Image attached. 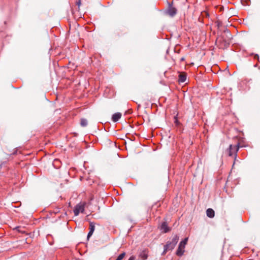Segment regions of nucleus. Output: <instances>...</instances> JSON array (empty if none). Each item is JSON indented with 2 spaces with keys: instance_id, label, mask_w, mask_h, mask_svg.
Listing matches in <instances>:
<instances>
[{
  "instance_id": "14",
  "label": "nucleus",
  "mask_w": 260,
  "mask_h": 260,
  "mask_svg": "<svg viewBox=\"0 0 260 260\" xmlns=\"http://www.w3.org/2000/svg\"><path fill=\"white\" fill-rule=\"evenodd\" d=\"M125 255V252H123V253H121L120 254H119L118 256V257L116 259V260H122L124 258Z\"/></svg>"
},
{
  "instance_id": "9",
  "label": "nucleus",
  "mask_w": 260,
  "mask_h": 260,
  "mask_svg": "<svg viewBox=\"0 0 260 260\" xmlns=\"http://www.w3.org/2000/svg\"><path fill=\"white\" fill-rule=\"evenodd\" d=\"M206 214L208 217L213 218L215 215V212L212 209L209 208L206 211Z\"/></svg>"
},
{
  "instance_id": "5",
  "label": "nucleus",
  "mask_w": 260,
  "mask_h": 260,
  "mask_svg": "<svg viewBox=\"0 0 260 260\" xmlns=\"http://www.w3.org/2000/svg\"><path fill=\"white\" fill-rule=\"evenodd\" d=\"M185 246L180 242L178 248L176 251V254L178 256H182L184 252Z\"/></svg>"
},
{
  "instance_id": "12",
  "label": "nucleus",
  "mask_w": 260,
  "mask_h": 260,
  "mask_svg": "<svg viewBox=\"0 0 260 260\" xmlns=\"http://www.w3.org/2000/svg\"><path fill=\"white\" fill-rule=\"evenodd\" d=\"M87 120L85 119L82 118L81 119L80 124L82 126H86L87 125Z\"/></svg>"
},
{
  "instance_id": "16",
  "label": "nucleus",
  "mask_w": 260,
  "mask_h": 260,
  "mask_svg": "<svg viewBox=\"0 0 260 260\" xmlns=\"http://www.w3.org/2000/svg\"><path fill=\"white\" fill-rule=\"evenodd\" d=\"M76 4L78 6V8H79V7H80V6H81V0L77 1L76 2Z\"/></svg>"
},
{
  "instance_id": "10",
  "label": "nucleus",
  "mask_w": 260,
  "mask_h": 260,
  "mask_svg": "<svg viewBox=\"0 0 260 260\" xmlns=\"http://www.w3.org/2000/svg\"><path fill=\"white\" fill-rule=\"evenodd\" d=\"M161 230L164 231V233H167L170 231V229L168 226L167 222H164L161 225Z\"/></svg>"
},
{
  "instance_id": "6",
  "label": "nucleus",
  "mask_w": 260,
  "mask_h": 260,
  "mask_svg": "<svg viewBox=\"0 0 260 260\" xmlns=\"http://www.w3.org/2000/svg\"><path fill=\"white\" fill-rule=\"evenodd\" d=\"M177 11V9L175 8L170 5L167 10V13L171 17H174L176 14Z\"/></svg>"
},
{
  "instance_id": "8",
  "label": "nucleus",
  "mask_w": 260,
  "mask_h": 260,
  "mask_svg": "<svg viewBox=\"0 0 260 260\" xmlns=\"http://www.w3.org/2000/svg\"><path fill=\"white\" fill-rule=\"evenodd\" d=\"M121 114L120 113L117 112V113H114L112 115V121L114 122H117V121H118L119 120V119L121 118Z\"/></svg>"
},
{
  "instance_id": "13",
  "label": "nucleus",
  "mask_w": 260,
  "mask_h": 260,
  "mask_svg": "<svg viewBox=\"0 0 260 260\" xmlns=\"http://www.w3.org/2000/svg\"><path fill=\"white\" fill-rule=\"evenodd\" d=\"M140 256L143 259H146L147 258L148 255L145 252H143L140 254Z\"/></svg>"
},
{
  "instance_id": "4",
  "label": "nucleus",
  "mask_w": 260,
  "mask_h": 260,
  "mask_svg": "<svg viewBox=\"0 0 260 260\" xmlns=\"http://www.w3.org/2000/svg\"><path fill=\"white\" fill-rule=\"evenodd\" d=\"M239 147L238 145L234 146L232 145H230L228 149L229 156H232L234 154L236 155V153L239 150Z\"/></svg>"
},
{
  "instance_id": "15",
  "label": "nucleus",
  "mask_w": 260,
  "mask_h": 260,
  "mask_svg": "<svg viewBox=\"0 0 260 260\" xmlns=\"http://www.w3.org/2000/svg\"><path fill=\"white\" fill-rule=\"evenodd\" d=\"M188 241V238H185L183 240L180 242L182 244H183L185 246L186 244H187V242Z\"/></svg>"
},
{
  "instance_id": "7",
  "label": "nucleus",
  "mask_w": 260,
  "mask_h": 260,
  "mask_svg": "<svg viewBox=\"0 0 260 260\" xmlns=\"http://www.w3.org/2000/svg\"><path fill=\"white\" fill-rule=\"evenodd\" d=\"M89 232L87 235V239H88L93 234L95 230V224L94 222H90L89 223Z\"/></svg>"
},
{
  "instance_id": "17",
  "label": "nucleus",
  "mask_w": 260,
  "mask_h": 260,
  "mask_svg": "<svg viewBox=\"0 0 260 260\" xmlns=\"http://www.w3.org/2000/svg\"><path fill=\"white\" fill-rule=\"evenodd\" d=\"M168 250H166V247L164 246V250L162 253V255H165Z\"/></svg>"
},
{
  "instance_id": "11",
  "label": "nucleus",
  "mask_w": 260,
  "mask_h": 260,
  "mask_svg": "<svg viewBox=\"0 0 260 260\" xmlns=\"http://www.w3.org/2000/svg\"><path fill=\"white\" fill-rule=\"evenodd\" d=\"M186 80V75L184 74H180L179 75V82L180 83H183L185 82Z\"/></svg>"
},
{
  "instance_id": "19",
  "label": "nucleus",
  "mask_w": 260,
  "mask_h": 260,
  "mask_svg": "<svg viewBox=\"0 0 260 260\" xmlns=\"http://www.w3.org/2000/svg\"><path fill=\"white\" fill-rule=\"evenodd\" d=\"M254 58L255 59H259V56H258V55L257 54H255V55H254Z\"/></svg>"
},
{
  "instance_id": "18",
  "label": "nucleus",
  "mask_w": 260,
  "mask_h": 260,
  "mask_svg": "<svg viewBox=\"0 0 260 260\" xmlns=\"http://www.w3.org/2000/svg\"><path fill=\"white\" fill-rule=\"evenodd\" d=\"M135 257L134 256H131L128 260H135Z\"/></svg>"
},
{
  "instance_id": "2",
  "label": "nucleus",
  "mask_w": 260,
  "mask_h": 260,
  "mask_svg": "<svg viewBox=\"0 0 260 260\" xmlns=\"http://www.w3.org/2000/svg\"><path fill=\"white\" fill-rule=\"evenodd\" d=\"M221 38L225 43L230 44L231 40L232 38V36L230 31L226 29L222 34Z\"/></svg>"
},
{
  "instance_id": "1",
  "label": "nucleus",
  "mask_w": 260,
  "mask_h": 260,
  "mask_svg": "<svg viewBox=\"0 0 260 260\" xmlns=\"http://www.w3.org/2000/svg\"><path fill=\"white\" fill-rule=\"evenodd\" d=\"M178 240L179 236L177 235H174L171 241H168L165 245L166 247V250H172L173 249L178 243Z\"/></svg>"
},
{
  "instance_id": "3",
  "label": "nucleus",
  "mask_w": 260,
  "mask_h": 260,
  "mask_svg": "<svg viewBox=\"0 0 260 260\" xmlns=\"http://www.w3.org/2000/svg\"><path fill=\"white\" fill-rule=\"evenodd\" d=\"M85 209V204L80 203L77 204L74 210V213L75 216H78L80 213H83Z\"/></svg>"
}]
</instances>
